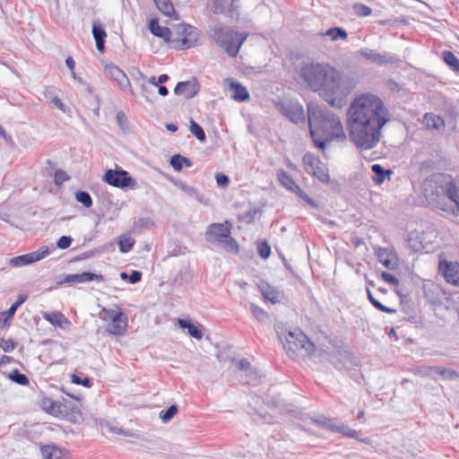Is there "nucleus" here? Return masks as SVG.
Here are the masks:
<instances>
[{"mask_svg": "<svg viewBox=\"0 0 459 459\" xmlns=\"http://www.w3.org/2000/svg\"><path fill=\"white\" fill-rule=\"evenodd\" d=\"M347 117L351 141L361 150H371L380 142L389 111L380 98L364 93L352 100Z\"/></svg>", "mask_w": 459, "mask_h": 459, "instance_id": "obj_1", "label": "nucleus"}, {"mask_svg": "<svg viewBox=\"0 0 459 459\" xmlns=\"http://www.w3.org/2000/svg\"><path fill=\"white\" fill-rule=\"evenodd\" d=\"M300 77L307 85L331 106L342 108L347 97L355 87L351 79L327 64H306L300 68Z\"/></svg>", "mask_w": 459, "mask_h": 459, "instance_id": "obj_2", "label": "nucleus"}, {"mask_svg": "<svg viewBox=\"0 0 459 459\" xmlns=\"http://www.w3.org/2000/svg\"><path fill=\"white\" fill-rule=\"evenodd\" d=\"M420 194L435 208L453 214L459 212V178L433 174L421 182Z\"/></svg>", "mask_w": 459, "mask_h": 459, "instance_id": "obj_3", "label": "nucleus"}, {"mask_svg": "<svg viewBox=\"0 0 459 459\" xmlns=\"http://www.w3.org/2000/svg\"><path fill=\"white\" fill-rule=\"evenodd\" d=\"M310 135L316 147L324 150L327 142L333 139L343 141L346 134L340 117L325 106L307 105Z\"/></svg>", "mask_w": 459, "mask_h": 459, "instance_id": "obj_4", "label": "nucleus"}, {"mask_svg": "<svg viewBox=\"0 0 459 459\" xmlns=\"http://www.w3.org/2000/svg\"><path fill=\"white\" fill-rule=\"evenodd\" d=\"M209 34L214 42L230 57L238 56L241 46L247 38V33H238L220 23L212 26Z\"/></svg>", "mask_w": 459, "mask_h": 459, "instance_id": "obj_5", "label": "nucleus"}, {"mask_svg": "<svg viewBox=\"0 0 459 459\" xmlns=\"http://www.w3.org/2000/svg\"><path fill=\"white\" fill-rule=\"evenodd\" d=\"M231 224L225 221L223 223H212L205 231V239L209 243H217L227 252L237 254L239 250L238 242L230 237Z\"/></svg>", "mask_w": 459, "mask_h": 459, "instance_id": "obj_6", "label": "nucleus"}, {"mask_svg": "<svg viewBox=\"0 0 459 459\" xmlns=\"http://www.w3.org/2000/svg\"><path fill=\"white\" fill-rule=\"evenodd\" d=\"M199 31L196 28L186 23L175 25L172 30L170 47L176 49H187L196 45Z\"/></svg>", "mask_w": 459, "mask_h": 459, "instance_id": "obj_7", "label": "nucleus"}, {"mask_svg": "<svg viewBox=\"0 0 459 459\" xmlns=\"http://www.w3.org/2000/svg\"><path fill=\"white\" fill-rule=\"evenodd\" d=\"M103 320H109L110 324L107 327L109 334L121 336L126 332L128 318L120 307L116 309L103 307L100 313Z\"/></svg>", "mask_w": 459, "mask_h": 459, "instance_id": "obj_8", "label": "nucleus"}, {"mask_svg": "<svg viewBox=\"0 0 459 459\" xmlns=\"http://www.w3.org/2000/svg\"><path fill=\"white\" fill-rule=\"evenodd\" d=\"M102 181L111 186L121 189H134L137 187L136 180L133 178L126 170H124L122 169H107L102 177Z\"/></svg>", "mask_w": 459, "mask_h": 459, "instance_id": "obj_9", "label": "nucleus"}, {"mask_svg": "<svg viewBox=\"0 0 459 459\" xmlns=\"http://www.w3.org/2000/svg\"><path fill=\"white\" fill-rule=\"evenodd\" d=\"M286 341V348L290 351H295L304 350L307 355H310L315 351L314 343L310 342L307 335L299 330L289 332Z\"/></svg>", "mask_w": 459, "mask_h": 459, "instance_id": "obj_10", "label": "nucleus"}, {"mask_svg": "<svg viewBox=\"0 0 459 459\" xmlns=\"http://www.w3.org/2000/svg\"><path fill=\"white\" fill-rule=\"evenodd\" d=\"M49 255V248L42 246L37 251L18 255L10 259L9 264L13 267H22L40 261Z\"/></svg>", "mask_w": 459, "mask_h": 459, "instance_id": "obj_11", "label": "nucleus"}, {"mask_svg": "<svg viewBox=\"0 0 459 459\" xmlns=\"http://www.w3.org/2000/svg\"><path fill=\"white\" fill-rule=\"evenodd\" d=\"M359 53L361 56L378 65L394 64L399 61L398 56L394 54L387 52L378 53L368 48H361Z\"/></svg>", "mask_w": 459, "mask_h": 459, "instance_id": "obj_12", "label": "nucleus"}, {"mask_svg": "<svg viewBox=\"0 0 459 459\" xmlns=\"http://www.w3.org/2000/svg\"><path fill=\"white\" fill-rule=\"evenodd\" d=\"M438 272L443 275L447 283L459 287V263L441 260L438 265Z\"/></svg>", "mask_w": 459, "mask_h": 459, "instance_id": "obj_13", "label": "nucleus"}, {"mask_svg": "<svg viewBox=\"0 0 459 459\" xmlns=\"http://www.w3.org/2000/svg\"><path fill=\"white\" fill-rule=\"evenodd\" d=\"M277 108L281 114L288 117L293 123L299 124L304 121V109L300 104L292 102H280L277 105Z\"/></svg>", "mask_w": 459, "mask_h": 459, "instance_id": "obj_14", "label": "nucleus"}, {"mask_svg": "<svg viewBox=\"0 0 459 459\" xmlns=\"http://www.w3.org/2000/svg\"><path fill=\"white\" fill-rule=\"evenodd\" d=\"M377 260L388 270H395L399 265L396 254L388 248L377 247L374 248Z\"/></svg>", "mask_w": 459, "mask_h": 459, "instance_id": "obj_15", "label": "nucleus"}, {"mask_svg": "<svg viewBox=\"0 0 459 459\" xmlns=\"http://www.w3.org/2000/svg\"><path fill=\"white\" fill-rule=\"evenodd\" d=\"M105 73L108 77L117 82L121 90H131V84L127 75L118 66L113 64L107 65L105 66Z\"/></svg>", "mask_w": 459, "mask_h": 459, "instance_id": "obj_16", "label": "nucleus"}, {"mask_svg": "<svg viewBox=\"0 0 459 459\" xmlns=\"http://www.w3.org/2000/svg\"><path fill=\"white\" fill-rule=\"evenodd\" d=\"M104 280L101 274H97L91 272H83L81 273L65 274L60 283H84L93 281H102Z\"/></svg>", "mask_w": 459, "mask_h": 459, "instance_id": "obj_17", "label": "nucleus"}, {"mask_svg": "<svg viewBox=\"0 0 459 459\" xmlns=\"http://www.w3.org/2000/svg\"><path fill=\"white\" fill-rule=\"evenodd\" d=\"M225 82L228 84V90L230 92V97L236 101L244 102L250 99L248 91L245 86L231 79H226Z\"/></svg>", "mask_w": 459, "mask_h": 459, "instance_id": "obj_18", "label": "nucleus"}, {"mask_svg": "<svg viewBox=\"0 0 459 459\" xmlns=\"http://www.w3.org/2000/svg\"><path fill=\"white\" fill-rule=\"evenodd\" d=\"M198 91L199 86L195 81L180 82L174 89L176 95H182L186 99H192Z\"/></svg>", "mask_w": 459, "mask_h": 459, "instance_id": "obj_19", "label": "nucleus"}, {"mask_svg": "<svg viewBox=\"0 0 459 459\" xmlns=\"http://www.w3.org/2000/svg\"><path fill=\"white\" fill-rule=\"evenodd\" d=\"M321 424L326 426L330 429L335 430L336 432H340L348 437L360 440L366 444L369 443V438L360 439L359 433L357 430L351 429L349 426H346L344 424H332L330 423V420L328 422H322Z\"/></svg>", "mask_w": 459, "mask_h": 459, "instance_id": "obj_20", "label": "nucleus"}, {"mask_svg": "<svg viewBox=\"0 0 459 459\" xmlns=\"http://www.w3.org/2000/svg\"><path fill=\"white\" fill-rule=\"evenodd\" d=\"M92 36L96 41L98 51L104 52L107 32L99 21H94L92 23Z\"/></svg>", "mask_w": 459, "mask_h": 459, "instance_id": "obj_21", "label": "nucleus"}, {"mask_svg": "<svg viewBox=\"0 0 459 459\" xmlns=\"http://www.w3.org/2000/svg\"><path fill=\"white\" fill-rule=\"evenodd\" d=\"M149 29L154 36L163 39L170 45V39L172 36V30L170 29L160 26L159 22L156 19H152L150 21Z\"/></svg>", "mask_w": 459, "mask_h": 459, "instance_id": "obj_22", "label": "nucleus"}, {"mask_svg": "<svg viewBox=\"0 0 459 459\" xmlns=\"http://www.w3.org/2000/svg\"><path fill=\"white\" fill-rule=\"evenodd\" d=\"M42 316L45 320L49 322L54 326L65 328L70 325L71 322L59 311L56 312H44Z\"/></svg>", "mask_w": 459, "mask_h": 459, "instance_id": "obj_23", "label": "nucleus"}, {"mask_svg": "<svg viewBox=\"0 0 459 459\" xmlns=\"http://www.w3.org/2000/svg\"><path fill=\"white\" fill-rule=\"evenodd\" d=\"M235 2L236 0H214L212 11L215 13L228 12L230 14H233L238 8Z\"/></svg>", "mask_w": 459, "mask_h": 459, "instance_id": "obj_24", "label": "nucleus"}, {"mask_svg": "<svg viewBox=\"0 0 459 459\" xmlns=\"http://www.w3.org/2000/svg\"><path fill=\"white\" fill-rule=\"evenodd\" d=\"M262 296L264 299L271 301L273 304L280 302V291L268 284H262L259 286Z\"/></svg>", "mask_w": 459, "mask_h": 459, "instance_id": "obj_25", "label": "nucleus"}, {"mask_svg": "<svg viewBox=\"0 0 459 459\" xmlns=\"http://www.w3.org/2000/svg\"><path fill=\"white\" fill-rule=\"evenodd\" d=\"M178 325L179 327L183 329H187L189 335L194 337L195 339L201 340L203 338V332L201 330V326L192 324L190 320L178 319Z\"/></svg>", "mask_w": 459, "mask_h": 459, "instance_id": "obj_26", "label": "nucleus"}, {"mask_svg": "<svg viewBox=\"0 0 459 459\" xmlns=\"http://www.w3.org/2000/svg\"><path fill=\"white\" fill-rule=\"evenodd\" d=\"M323 164L324 162L312 153L307 152L303 156L304 169L307 174L315 173V170Z\"/></svg>", "mask_w": 459, "mask_h": 459, "instance_id": "obj_27", "label": "nucleus"}, {"mask_svg": "<svg viewBox=\"0 0 459 459\" xmlns=\"http://www.w3.org/2000/svg\"><path fill=\"white\" fill-rule=\"evenodd\" d=\"M429 375H438L445 380H454L459 377V373L452 368L431 367L429 369Z\"/></svg>", "mask_w": 459, "mask_h": 459, "instance_id": "obj_28", "label": "nucleus"}, {"mask_svg": "<svg viewBox=\"0 0 459 459\" xmlns=\"http://www.w3.org/2000/svg\"><path fill=\"white\" fill-rule=\"evenodd\" d=\"M277 177L280 183L289 191L294 193L296 190H299V186L296 184V182L288 172L281 169L277 172Z\"/></svg>", "mask_w": 459, "mask_h": 459, "instance_id": "obj_29", "label": "nucleus"}, {"mask_svg": "<svg viewBox=\"0 0 459 459\" xmlns=\"http://www.w3.org/2000/svg\"><path fill=\"white\" fill-rule=\"evenodd\" d=\"M374 176L372 180L377 185H381L385 182L386 177H389L393 172L391 169H385L380 164H374L372 167Z\"/></svg>", "mask_w": 459, "mask_h": 459, "instance_id": "obj_30", "label": "nucleus"}, {"mask_svg": "<svg viewBox=\"0 0 459 459\" xmlns=\"http://www.w3.org/2000/svg\"><path fill=\"white\" fill-rule=\"evenodd\" d=\"M41 454L45 459H69L62 450L50 446H42Z\"/></svg>", "mask_w": 459, "mask_h": 459, "instance_id": "obj_31", "label": "nucleus"}, {"mask_svg": "<svg viewBox=\"0 0 459 459\" xmlns=\"http://www.w3.org/2000/svg\"><path fill=\"white\" fill-rule=\"evenodd\" d=\"M423 123L429 129H439L445 126L444 119L431 113H427L424 116Z\"/></svg>", "mask_w": 459, "mask_h": 459, "instance_id": "obj_32", "label": "nucleus"}, {"mask_svg": "<svg viewBox=\"0 0 459 459\" xmlns=\"http://www.w3.org/2000/svg\"><path fill=\"white\" fill-rule=\"evenodd\" d=\"M170 165L176 171H180L183 166L190 168L193 163L189 159L180 154H175L170 158Z\"/></svg>", "mask_w": 459, "mask_h": 459, "instance_id": "obj_33", "label": "nucleus"}, {"mask_svg": "<svg viewBox=\"0 0 459 459\" xmlns=\"http://www.w3.org/2000/svg\"><path fill=\"white\" fill-rule=\"evenodd\" d=\"M155 5L164 15L171 16L175 13V9L170 0H153Z\"/></svg>", "mask_w": 459, "mask_h": 459, "instance_id": "obj_34", "label": "nucleus"}, {"mask_svg": "<svg viewBox=\"0 0 459 459\" xmlns=\"http://www.w3.org/2000/svg\"><path fill=\"white\" fill-rule=\"evenodd\" d=\"M325 36H328L331 38L332 40L335 41L338 39H347L348 33L345 30L340 27H333L327 30L325 33H323Z\"/></svg>", "mask_w": 459, "mask_h": 459, "instance_id": "obj_35", "label": "nucleus"}, {"mask_svg": "<svg viewBox=\"0 0 459 459\" xmlns=\"http://www.w3.org/2000/svg\"><path fill=\"white\" fill-rule=\"evenodd\" d=\"M43 405L46 409V411L52 414V415H56L58 413H61L62 412V404L58 402H56L52 399H49V398H47L43 401Z\"/></svg>", "mask_w": 459, "mask_h": 459, "instance_id": "obj_36", "label": "nucleus"}, {"mask_svg": "<svg viewBox=\"0 0 459 459\" xmlns=\"http://www.w3.org/2000/svg\"><path fill=\"white\" fill-rule=\"evenodd\" d=\"M134 243V239L131 237L126 235L121 236L118 239L119 251L121 253L129 252L133 248Z\"/></svg>", "mask_w": 459, "mask_h": 459, "instance_id": "obj_37", "label": "nucleus"}, {"mask_svg": "<svg viewBox=\"0 0 459 459\" xmlns=\"http://www.w3.org/2000/svg\"><path fill=\"white\" fill-rule=\"evenodd\" d=\"M154 226V222L150 218H141L134 222L133 231L135 233L141 232L143 229H151Z\"/></svg>", "mask_w": 459, "mask_h": 459, "instance_id": "obj_38", "label": "nucleus"}, {"mask_svg": "<svg viewBox=\"0 0 459 459\" xmlns=\"http://www.w3.org/2000/svg\"><path fill=\"white\" fill-rule=\"evenodd\" d=\"M443 59L454 71H459V59L451 51L443 52Z\"/></svg>", "mask_w": 459, "mask_h": 459, "instance_id": "obj_39", "label": "nucleus"}, {"mask_svg": "<svg viewBox=\"0 0 459 459\" xmlns=\"http://www.w3.org/2000/svg\"><path fill=\"white\" fill-rule=\"evenodd\" d=\"M368 298L370 303L379 311L387 313V314H394L396 310L394 308H391L388 307L384 306L382 303H380L377 299H376L371 291L369 290H367Z\"/></svg>", "mask_w": 459, "mask_h": 459, "instance_id": "obj_40", "label": "nucleus"}, {"mask_svg": "<svg viewBox=\"0 0 459 459\" xmlns=\"http://www.w3.org/2000/svg\"><path fill=\"white\" fill-rule=\"evenodd\" d=\"M310 175L316 177L318 180L325 184H327L330 181L328 169L325 163L322 166H319V168L315 170V173H311Z\"/></svg>", "mask_w": 459, "mask_h": 459, "instance_id": "obj_41", "label": "nucleus"}, {"mask_svg": "<svg viewBox=\"0 0 459 459\" xmlns=\"http://www.w3.org/2000/svg\"><path fill=\"white\" fill-rule=\"evenodd\" d=\"M9 378L18 384V385H28L30 381H29V378L27 377V376H25L24 374H22L18 369H13L10 374H9Z\"/></svg>", "mask_w": 459, "mask_h": 459, "instance_id": "obj_42", "label": "nucleus"}, {"mask_svg": "<svg viewBox=\"0 0 459 459\" xmlns=\"http://www.w3.org/2000/svg\"><path fill=\"white\" fill-rule=\"evenodd\" d=\"M75 199L81 203L84 207L90 208L92 205V198L88 192L78 191L75 193Z\"/></svg>", "mask_w": 459, "mask_h": 459, "instance_id": "obj_43", "label": "nucleus"}, {"mask_svg": "<svg viewBox=\"0 0 459 459\" xmlns=\"http://www.w3.org/2000/svg\"><path fill=\"white\" fill-rule=\"evenodd\" d=\"M190 131L199 141H205L206 136L204 129L194 120L190 121Z\"/></svg>", "mask_w": 459, "mask_h": 459, "instance_id": "obj_44", "label": "nucleus"}, {"mask_svg": "<svg viewBox=\"0 0 459 459\" xmlns=\"http://www.w3.org/2000/svg\"><path fill=\"white\" fill-rule=\"evenodd\" d=\"M179 187L182 191H184L186 195L195 198L200 203H203V195L197 191L196 188L187 186L184 183L179 184Z\"/></svg>", "mask_w": 459, "mask_h": 459, "instance_id": "obj_45", "label": "nucleus"}, {"mask_svg": "<svg viewBox=\"0 0 459 459\" xmlns=\"http://www.w3.org/2000/svg\"><path fill=\"white\" fill-rule=\"evenodd\" d=\"M250 310L254 317L256 318L258 321H264L268 318L267 312L264 308L256 306L254 303L250 305Z\"/></svg>", "mask_w": 459, "mask_h": 459, "instance_id": "obj_46", "label": "nucleus"}, {"mask_svg": "<svg viewBox=\"0 0 459 459\" xmlns=\"http://www.w3.org/2000/svg\"><path fill=\"white\" fill-rule=\"evenodd\" d=\"M178 411V406L173 404L166 411H161L160 417L163 422H168L177 414Z\"/></svg>", "mask_w": 459, "mask_h": 459, "instance_id": "obj_47", "label": "nucleus"}, {"mask_svg": "<svg viewBox=\"0 0 459 459\" xmlns=\"http://www.w3.org/2000/svg\"><path fill=\"white\" fill-rule=\"evenodd\" d=\"M116 120L119 126V128L124 132L127 133L129 131L128 120L126 114L123 111H118L116 115Z\"/></svg>", "mask_w": 459, "mask_h": 459, "instance_id": "obj_48", "label": "nucleus"}, {"mask_svg": "<svg viewBox=\"0 0 459 459\" xmlns=\"http://www.w3.org/2000/svg\"><path fill=\"white\" fill-rule=\"evenodd\" d=\"M354 13L360 17H366L371 14L372 10L364 4H354L352 6Z\"/></svg>", "mask_w": 459, "mask_h": 459, "instance_id": "obj_49", "label": "nucleus"}, {"mask_svg": "<svg viewBox=\"0 0 459 459\" xmlns=\"http://www.w3.org/2000/svg\"><path fill=\"white\" fill-rule=\"evenodd\" d=\"M0 348L4 352H12L16 348V343L12 339H1Z\"/></svg>", "mask_w": 459, "mask_h": 459, "instance_id": "obj_50", "label": "nucleus"}, {"mask_svg": "<svg viewBox=\"0 0 459 459\" xmlns=\"http://www.w3.org/2000/svg\"><path fill=\"white\" fill-rule=\"evenodd\" d=\"M257 251L262 258H268L271 255V247L267 242H262L257 247Z\"/></svg>", "mask_w": 459, "mask_h": 459, "instance_id": "obj_51", "label": "nucleus"}, {"mask_svg": "<svg viewBox=\"0 0 459 459\" xmlns=\"http://www.w3.org/2000/svg\"><path fill=\"white\" fill-rule=\"evenodd\" d=\"M69 179H70V177L66 174L65 171H64L62 169H57L55 172L54 180H55L56 185H62L64 182H65Z\"/></svg>", "mask_w": 459, "mask_h": 459, "instance_id": "obj_52", "label": "nucleus"}, {"mask_svg": "<svg viewBox=\"0 0 459 459\" xmlns=\"http://www.w3.org/2000/svg\"><path fill=\"white\" fill-rule=\"evenodd\" d=\"M16 310L17 309L12 305L8 310L1 312L0 313V322H3L4 324L7 323L9 320H11L13 318Z\"/></svg>", "mask_w": 459, "mask_h": 459, "instance_id": "obj_53", "label": "nucleus"}, {"mask_svg": "<svg viewBox=\"0 0 459 459\" xmlns=\"http://www.w3.org/2000/svg\"><path fill=\"white\" fill-rule=\"evenodd\" d=\"M73 238L71 237L63 236L57 240L56 247L60 249H66L71 246Z\"/></svg>", "mask_w": 459, "mask_h": 459, "instance_id": "obj_54", "label": "nucleus"}, {"mask_svg": "<svg viewBox=\"0 0 459 459\" xmlns=\"http://www.w3.org/2000/svg\"><path fill=\"white\" fill-rule=\"evenodd\" d=\"M381 278L387 283L393 286H398L399 285V280L393 274L387 273V272H382Z\"/></svg>", "mask_w": 459, "mask_h": 459, "instance_id": "obj_55", "label": "nucleus"}, {"mask_svg": "<svg viewBox=\"0 0 459 459\" xmlns=\"http://www.w3.org/2000/svg\"><path fill=\"white\" fill-rule=\"evenodd\" d=\"M294 193L297 194L308 205H310L314 208L317 207L316 203L312 198H310L300 187H299V190H296Z\"/></svg>", "mask_w": 459, "mask_h": 459, "instance_id": "obj_56", "label": "nucleus"}, {"mask_svg": "<svg viewBox=\"0 0 459 459\" xmlns=\"http://www.w3.org/2000/svg\"><path fill=\"white\" fill-rule=\"evenodd\" d=\"M71 380L75 385H82L85 387L91 386V380L88 377H85L84 379H82L79 376L76 374L71 375Z\"/></svg>", "mask_w": 459, "mask_h": 459, "instance_id": "obj_57", "label": "nucleus"}, {"mask_svg": "<svg viewBox=\"0 0 459 459\" xmlns=\"http://www.w3.org/2000/svg\"><path fill=\"white\" fill-rule=\"evenodd\" d=\"M217 185L221 187H226L229 185L230 179L228 176L223 174H217L215 176Z\"/></svg>", "mask_w": 459, "mask_h": 459, "instance_id": "obj_58", "label": "nucleus"}, {"mask_svg": "<svg viewBox=\"0 0 459 459\" xmlns=\"http://www.w3.org/2000/svg\"><path fill=\"white\" fill-rule=\"evenodd\" d=\"M236 366L241 370H250V363L247 359H242L236 362Z\"/></svg>", "mask_w": 459, "mask_h": 459, "instance_id": "obj_59", "label": "nucleus"}, {"mask_svg": "<svg viewBox=\"0 0 459 459\" xmlns=\"http://www.w3.org/2000/svg\"><path fill=\"white\" fill-rule=\"evenodd\" d=\"M142 279V273L139 271H133L132 273L129 275V282L130 283H137Z\"/></svg>", "mask_w": 459, "mask_h": 459, "instance_id": "obj_60", "label": "nucleus"}, {"mask_svg": "<svg viewBox=\"0 0 459 459\" xmlns=\"http://www.w3.org/2000/svg\"><path fill=\"white\" fill-rule=\"evenodd\" d=\"M52 102L55 104V106L61 111L65 112V104L63 103V101L58 98V97H54L52 99Z\"/></svg>", "mask_w": 459, "mask_h": 459, "instance_id": "obj_61", "label": "nucleus"}, {"mask_svg": "<svg viewBox=\"0 0 459 459\" xmlns=\"http://www.w3.org/2000/svg\"><path fill=\"white\" fill-rule=\"evenodd\" d=\"M65 64H66L67 67L69 68V70L71 71V73H74V70L75 68V62H74V58L72 56H68L65 60Z\"/></svg>", "mask_w": 459, "mask_h": 459, "instance_id": "obj_62", "label": "nucleus"}, {"mask_svg": "<svg viewBox=\"0 0 459 459\" xmlns=\"http://www.w3.org/2000/svg\"><path fill=\"white\" fill-rule=\"evenodd\" d=\"M157 87H158V91H159L160 95L167 96L169 94V90L166 86H163L162 84H159Z\"/></svg>", "mask_w": 459, "mask_h": 459, "instance_id": "obj_63", "label": "nucleus"}, {"mask_svg": "<svg viewBox=\"0 0 459 459\" xmlns=\"http://www.w3.org/2000/svg\"><path fill=\"white\" fill-rule=\"evenodd\" d=\"M27 299V296H20L13 306L17 309Z\"/></svg>", "mask_w": 459, "mask_h": 459, "instance_id": "obj_64", "label": "nucleus"}]
</instances>
